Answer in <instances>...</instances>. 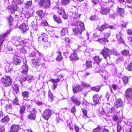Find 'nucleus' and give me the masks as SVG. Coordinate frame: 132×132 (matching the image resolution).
Segmentation results:
<instances>
[{
    "label": "nucleus",
    "instance_id": "22",
    "mask_svg": "<svg viewBox=\"0 0 132 132\" xmlns=\"http://www.w3.org/2000/svg\"><path fill=\"white\" fill-rule=\"evenodd\" d=\"M6 104L5 105V107L6 110L7 111H10L12 109V105L9 104L8 102H6Z\"/></svg>",
    "mask_w": 132,
    "mask_h": 132
},
{
    "label": "nucleus",
    "instance_id": "60",
    "mask_svg": "<svg viewBox=\"0 0 132 132\" xmlns=\"http://www.w3.org/2000/svg\"><path fill=\"white\" fill-rule=\"evenodd\" d=\"M30 57H37L36 56V53L35 52H32L31 54L30 55Z\"/></svg>",
    "mask_w": 132,
    "mask_h": 132
},
{
    "label": "nucleus",
    "instance_id": "42",
    "mask_svg": "<svg viewBox=\"0 0 132 132\" xmlns=\"http://www.w3.org/2000/svg\"><path fill=\"white\" fill-rule=\"evenodd\" d=\"M111 34V32L110 31L105 33L104 35V38L107 39L109 37Z\"/></svg>",
    "mask_w": 132,
    "mask_h": 132
},
{
    "label": "nucleus",
    "instance_id": "49",
    "mask_svg": "<svg viewBox=\"0 0 132 132\" xmlns=\"http://www.w3.org/2000/svg\"><path fill=\"white\" fill-rule=\"evenodd\" d=\"M127 69L129 71H132V62L128 65Z\"/></svg>",
    "mask_w": 132,
    "mask_h": 132
},
{
    "label": "nucleus",
    "instance_id": "6",
    "mask_svg": "<svg viewBox=\"0 0 132 132\" xmlns=\"http://www.w3.org/2000/svg\"><path fill=\"white\" fill-rule=\"evenodd\" d=\"M125 95L127 100L132 99V88H129L126 89Z\"/></svg>",
    "mask_w": 132,
    "mask_h": 132
},
{
    "label": "nucleus",
    "instance_id": "3",
    "mask_svg": "<svg viewBox=\"0 0 132 132\" xmlns=\"http://www.w3.org/2000/svg\"><path fill=\"white\" fill-rule=\"evenodd\" d=\"M39 4L41 6L45 8L49 7L50 5V2L49 0H40Z\"/></svg>",
    "mask_w": 132,
    "mask_h": 132
},
{
    "label": "nucleus",
    "instance_id": "52",
    "mask_svg": "<svg viewBox=\"0 0 132 132\" xmlns=\"http://www.w3.org/2000/svg\"><path fill=\"white\" fill-rule=\"evenodd\" d=\"M115 110V108L114 107H112V108L109 109L108 110V113H111L113 112Z\"/></svg>",
    "mask_w": 132,
    "mask_h": 132
},
{
    "label": "nucleus",
    "instance_id": "56",
    "mask_svg": "<svg viewBox=\"0 0 132 132\" xmlns=\"http://www.w3.org/2000/svg\"><path fill=\"white\" fill-rule=\"evenodd\" d=\"M93 59L96 63L98 64L100 62L101 60V59L100 58H93Z\"/></svg>",
    "mask_w": 132,
    "mask_h": 132
},
{
    "label": "nucleus",
    "instance_id": "20",
    "mask_svg": "<svg viewBox=\"0 0 132 132\" xmlns=\"http://www.w3.org/2000/svg\"><path fill=\"white\" fill-rule=\"evenodd\" d=\"M110 11L109 9L103 8L100 10V12L102 15H106L107 13Z\"/></svg>",
    "mask_w": 132,
    "mask_h": 132
},
{
    "label": "nucleus",
    "instance_id": "35",
    "mask_svg": "<svg viewBox=\"0 0 132 132\" xmlns=\"http://www.w3.org/2000/svg\"><path fill=\"white\" fill-rule=\"evenodd\" d=\"M53 18L54 20L58 23H60L61 22V21L60 18L56 15L54 16Z\"/></svg>",
    "mask_w": 132,
    "mask_h": 132
},
{
    "label": "nucleus",
    "instance_id": "7",
    "mask_svg": "<svg viewBox=\"0 0 132 132\" xmlns=\"http://www.w3.org/2000/svg\"><path fill=\"white\" fill-rule=\"evenodd\" d=\"M80 15L76 12L73 13L71 18L72 23L73 22L76 21L77 19L80 18Z\"/></svg>",
    "mask_w": 132,
    "mask_h": 132
},
{
    "label": "nucleus",
    "instance_id": "30",
    "mask_svg": "<svg viewBox=\"0 0 132 132\" xmlns=\"http://www.w3.org/2000/svg\"><path fill=\"white\" fill-rule=\"evenodd\" d=\"M98 41L101 43L103 44L105 42H108V40L104 38L100 39H98Z\"/></svg>",
    "mask_w": 132,
    "mask_h": 132
},
{
    "label": "nucleus",
    "instance_id": "48",
    "mask_svg": "<svg viewBox=\"0 0 132 132\" xmlns=\"http://www.w3.org/2000/svg\"><path fill=\"white\" fill-rule=\"evenodd\" d=\"M81 85L84 87L86 88L90 86V85L89 84L84 82H82Z\"/></svg>",
    "mask_w": 132,
    "mask_h": 132
},
{
    "label": "nucleus",
    "instance_id": "15",
    "mask_svg": "<svg viewBox=\"0 0 132 132\" xmlns=\"http://www.w3.org/2000/svg\"><path fill=\"white\" fill-rule=\"evenodd\" d=\"M71 99L76 106H79L80 104V101L78 100L77 99L75 98L74 96L72 97Z\"/></svg>",
    "mask_w": 132,
    "mask_h": 132
},
{
    "label": "nucleus",
    "instance_id": "24",
    "mask_svg": "<svg viewBox=\"0 0 132 132\" xmlns=\"http://www.w3.org/2000/svg\"><path fill=\"white\" fill-rule=\"evenodd\" d=\"M93 100L95 103L97 104L99 102V100H100V98L98 95H95L93 96Z\"/></svg>",
    "mask_w": 132,
    "mask_h": 132
},
{
    "label": "nucleus",
    "instance_id": "43",
    "mask_svg": "<svg viewBox=\"0 0 132 132\" xmlns=\"http://www.w3.org/2000/svg\"><path fill=\"white\" fill-rule=\"evenodd\" d=\"M25 106H24L20 107V113L21 114H22L24 113L25 110Z\"/></svg>",
    "mask_w": 132,
    "mask_h": 132
},
{
    "label": "nucleus",
    "instance_id": "53",
    "mask_svg": "<svg viewBox=\"0 0 132 132\" xmlns=\"http://www.w3.org/2000/svg\"><path fill=\"white\" fill-rule=\"evenodd\" d=\"M117 132H120L121 129V127L119 123H118L117 124Z\"/></svg>",
    "mask_w": 132,
    "mask_h": 132
},
{
    "label": "nucleus",
    "instance_id": "9",
    "mask_svg": "<svg viewBox=\"0 0 132 132\" xmlns=\"http://www.w3.org/2000/svg\"><path fill=\"white\" fill-rule=\"evenodd\" d=\"M85 29L84 27L80 28L78 27V28H76L73 29V31L75 34L77 35H80L81 34L82 32V31Z\"/></svg>",
    "mask_w": 132,
    "mask_h": 132
},
{
    "label": "nucleus",
    "instance_id": "16",
    "mask_svg": "<svg viewBox=\"0 0 132 132\" xmlns=\"http://www.w3.org/2000/svg\"><path fill=\"white\" fill-rule=\"evenodd\" d=\"M32 61L33 64L35 67H37L40 64L39 62V60L38 58L34 59L32 60Z\"/></svg>",
    "mask_w": 132,
    "mask_h": 132
},
{
    "label": "nucleus",
    "instance_id": "18",
    "mask_svg": "<svg viewBox=\"0 0 132 132\" xmlns=\"http://www.w3.org/2000/svg\"><path fill=\"white\" fill-rule=\"evenodd\" d=\"M82 89L81 86L79 85H78L76 87L73 88V91L74 93H77Z\"/></svg>",
    "mask_w": 132,
    "mask_h": 132
},
{
    "label": "nucleus",
    "instance_id": "26",
    "mask_svg": "<svg viewBox=\"0 0 132 132\" xmlns=\"http://www.w3.org/2000/svg\"><path fill=\"white\" fill-rule=\"evenodd\" d=\"M37 13L38 16L41 18L43 17L45 15V12L42 10H39L37 12Z\"/></svg>",
    "mask_w": 132,
    "mask_h": 132
},
{
    "label": "nucleus",
    "instance_id": "55",
    "mask_svg": "<svg viewBox=\"0 0 132 132\" xmlns=\"http://www.w3.org/2000/svg\"><path fill=\"white\" fill-rule=\"evenodd\" d=\"M56 123H57L62 121V120L60 118L59 116H57L56 117Z\"/></svg>",
    "mask_w": 132,
    "mask_h": 132
},
{
    "label": "nucleus",
    "instance_id": "45",
    "mask_svg": "<svg viewBox=\"0 0 132 132\" xmlns=\"http://www.w3.org/2000/svg\"><path fill=\"white\" fill-rule=\"evenodd\" d=\"M129 53V51L126 50H122L121 52V54L124 55H127Z\"/></svg>",
    "mask_w": 132,
    "mask_h": 132
},
{
    "label": "nucleus",
    "instance_id": "4",
    "mask_svg": "<svg viewBox=\"0 0 132 132\" xmlns=\"http://www.w3.org/2000/svg\"><path fill=\"white\" fill-rule=\"evenodd\" d=\"M52 115L51 111L50 109H47L45 110L43 114L42 117L43 118L46 120H48Z\"/></svg>",
    "mask_w": 132,
    "mask_h": 132
},
{
    "label": "nucleus",
    "instance_id": "31",
    "mask_svg": "<svg viewBox=\"0 0 132 132\" xmlns=\"http://www.w3.org/2000/svg\"><path fill=\"white\" fill-rule=\"evenodd\" d=\"M27 79L26 80H27L29 82H31V81L33 80L34 78L31 75H29L27 76H27L26 77Z\"/></svg>",
    "mask_w": 132,
    "mask_h": 132
},
{
    "label": "nucleus",
    "instance_id": "12",
    "mask_svg": "<svg viewBox=\"0 0 132 132\" xmlns=\"http://www.w3.org/2000/svg\"><path fill=\"white\" fill-rule=\"evenodd\" d=\"M19 28L23 33L28 30V27L27 25L25 23H22L19 26Z\"/></svg>",
    "mask_w": 132,
    "mask_h": 132
},
{
    "label": "nucleus",
    "instance_id": "50",
    "mask_svg": "<svg viewBox=\"0 0 132 132\" xmlns=\"http://www.w3.org/2000/svg\"><path fill=\"white\" fill-rule=\"evenodd\" d=\"M103 74H101L102 76L103 77H104L105 79H106L108 75L107 72L105 71H103Z\"/></svg>",
    "mask_w": 132,
    "mask_h": 132
},
{
    "label": "nucleus",
    "instance_id": "11",
    "mask_svg": "<svg viewBox=\"0 0 132 132\" xmlns=\"http://www.w3.org/2000/svg\"><path fill=\"white\" fill-rule=\"evenodd\" d=\"M71 24L72 25L76 26H79L80 27V28L84 27L83 23L79 20H77L76 22H72V23Z\"/></svg>",
    "mask_w": 132,
    "mask_h": 132
},
{
    "label": "nucleus",
    "instance_id": "2",
    "mask_svg": "<svg viewBox=\"0 0 132 132\" xmlns=\"http://www.w3.org/2000/svg\"><path fill=\"white\" fill-rule=\"evenodd\" d=\"M2 80L4 85L5 86H8L11 84V79L9 76H5L2 78Z\"/></svg>",
    "mask_w": 132,
    "mask_h": 132
},
{
    "label": "nucleus",
    "instance_id": "36",
    "mask_svg": "<svg viewBox=\"0 0 132 132\" xmlns=\"http://www.w3.org/2000/svg\"><path fill=\"white\" fill-rule=\"evenodd\" d=\"M8 9L10 10V11L11 13H13L16 10V7H12L11 6H9Z\"/></svg>",
    "mask_w": 132,
    "mask_h": 132
},
{
    "label": "nucleus",
    "instance_id": "1",
    "mask_svg": "<svg viewBox=\"0 0 132 132\" xmlns=\"http://www.w3.org/2000/svg\"><path fill=\"white\" fill-rule=\"evenodd\" d=\"M22 70L21 72L22 74L21 75V78L19 80V81L21 84H22L23 82L27 80L26 77L27 76V73L28 71V66L25 64L23 65L22 67Z\"/></svg>",
    "mask_w": 132,
    "mask_h": 132
},
{
    "label": "nucleus",
    "instance_id": "59",
    "mask_svg": "<svg viewBox=\"0 0 132 132\" xmlns=\"http://www.w3.org/2000/svg\"><path fill=\"white\" fill-rule=\"evenodd\" d=\"M127 34L129 35H132V29H128L126 31Z\"/></svg>",
    "mask_w": 132,
    "mask_h": 132
},
{
    "label": "nucleus",
    "instance_id": "32",
    "mask_svg": "<svg viewBox=\"0 0 132 132\" xmlns=\"http://www.w3.org/2000/svg\"><path fill=\"white\" fill-rule=\"evenodd\" d=\"M9 120V118L8 116H6L3 118L1 120L2 122H8Z\"/></svg>",
    "mask_w": 132,
    "mask_h": 132
},
{
    "label": "nucleus",
    "instance_id": "57",
    "mask_svg": "<svg viewBox=\"0 0 132 132\" xmlns=\"http://www.w3.org/2000/svg\"><path fill=\"white\" fill-rule=\"evenodd\" d=\"M57 58H62L61 53L60 51H58L56 53Z\"/></svg>",
    "mask_w": 132,
    "mask_h": 132
},
{
    "label": "nucleus",
    "instance_id": "51",
    "mask_svg": "<svg viewBox=\"0 0 132 132\" xmlns=\"http://www.w3.org/2000/svg\"><path fill=\"white\" fill-rule=\"evenodd\" d=\"M13 103L14 104L16 105L19 104V101L17 97H15V99L14 100Z\"/></svg>",
    "mask_w": 132,
    "mask_h": 132
},
{
    "label": "nucleus",
    "instance_id": "41",
    "mask_svg": "<svg viewBox=\"0 0 132 132\" xmlns=\"http://www.w3.org/2000/svg\"><path fill=\"white\" fill-rule=\"evenodd\" d=\"M129 79V78L126 76H125L123 78V82L125 84L128 82Z\"/></svg>",
    "mask_w": 132,
    "mask_h": 132
},
{
    "label": "nucleus",
    "instance_id": "44",
    "mask_svg": "<svg viewBox=\"0 0 132 132\" xmlns=\"http://www.w3.org/2000/svg\"><path fill=\"white\" fill-rule=\"evenodd\" d=\"M105 2L106 3L110 4V5L112 6L114 2V0H105Z\"/></svg>",
    "mask_w": 132,
    "mask_h": 132
},
{
    "label": "nucleus",
    "instance_id": "34",
    "mask_svg": "<svg viewBox=\"0 0 132 132\" xmlns=\"http://www.w3.org/2000/svg\"><path fill=\"white\" fill-rule=\"evenodd\" d=\"M100 89V86H96L95 87H93L91 88L92 90L96 92H98Z\"/></svg>",
    "mask_w": 132,
    "mask_h": 132
},
{
    "label": "nucleus",
    "instance_id": "64",
    "mask_svg": "<svg viewBox=\"0 0 132 132\" xmlns=\"http://www.w3.org/2000/svg\"><path fill=\"white\" fill-rule=\"evenodd\" d=\"M82 104L84 106H87L88 104V103L85 100H84L83 101Z\"/></svg>",
    "mask_w": 132,
    "mask_h": 132
},
{
    "label": "nucleus",
    "instance_id": "54",
    "mask_svg": "<svg viewBox=\"0 0 132 132\" xmlns=\"http://www.w3.org/2000/svg\"><path fill=\"white\" fill-rule=\"evenodd\" d=\"M112 118L115 121H117L119 119L118 116L115 115H114L112 116Z\"/></svg>",
    "mask_w": 132,
    "mask_h": 132
},
{
    "label": "nucleus",
    "instance_id": "5",
    "mask_svg": "<svg viewBox=\"0 0 132 132\" xmlns=\"http://www.w3.org/2000/svg\"><path fill=\"white\" fill-rule=\"evenodd\" d=\"M101 53L104 58H106L108 56H109L111 52L108 48L104 47Z\"/></svg>",
    "mask_w": 132,
    "mask_h": 132
},
{
    "label": "nucleus",
    "instance_id": "25",
    "mask_svg": "<svg viewBox=\"0 0 132 132\" xmlns=\"http://www.w3.org/2000/svg\"><path fill=\"white\" fill-rule=\"evenodd\" d=\"M13 63L15 65L19 64L21 62V60L18 58H13Z\"/></svg>",
    "mask_w": 132,
    "mask_h": 132
},
{
    "label": "nucleus",
    "instance_id": "23",
    "mask_svg": "<svg viewBox=\"0 0 132 132\" xmlns=\"http://www.w3.org/2000/svg\"><path fill=\"white\" fill-rule=\"evenodd\" d=\"M22 95L24 100H26L29 96V93L28 91H24L22 92Z\"/></svg>",
    "mask_w": 132,
    "mask_h": 132
},
{
    "label": "nucleus",
    "instance_id": "28",
    "mask_svg": "<svg viewBox=\"0 0 132 132\" xmlns=\"http://www.w3.org/2000/svg\"><path fill=\"white\" fill-rule=\"evenodd\" d=\"M68 32V29L67 28H63L61 30V35L63 36L67 34Z\"/></svg>",
    "mask_w": 132,
    "mask_h": 132
},
{
    "label": "nucleus",
    "instance_id": "37",
    "mask_svg": "<svg viewBox=\"0 0 132 132\" xmlns=\"http://www.w3.org/2000/svg\"><path fill=\"white\" fill-rule=\"evenodd\" d=\"M32 4V1H27L26 3L25 4V7L26 8H28L29 7H30Z\"/></svg>",
    "mask_w": 132,
    "mask_h": 132
},
{
    "label": "nucleus",
    "instance_id": "29",
    "mask_svg": "<svg viewBox=\"0 0 132 132\" xmlns=\"http://www.w3.org/2000/svg\"><path fill=\"white\" fill-rule=\"evenodd\" d=\"M36 118V114L34 113H31L28 115V118L30 119L35 120Z\"/></svg>",
    "mask_w": 132,
    "mask_h": 132
},
{
    "label": "nucleus",
    "instance_id": "58",
    "mask_svg": "<svg viewBox=\"0 0 132 132\" xmlns=\"http://www.w3.org/2000/svg\"><path fill=\"white\" fill-rule=\"evenodd\" d=\"M127 39L130 45H132V37H128Z\"/></svg>",
    "mask_w": 132,
    "mask_h": 132
},
{
    "label": "nucleus",
    "instance_id": "61",
    "mask_svg": "<svg viewBox=\"0 0 132 132\" xmlns=\"http://www.w3.org/2000/svg\"><path fill=\"white\" fill-rule=\"evenodd\" d=\"M77 55L75 52H74L72 54L70 58H77Z\"/></svg>",
    "mask_w": 132,
    "mask_h": 132
},
{
    "label": "nucleus",
    "instance_id": "8",
    "mask_svg": "<svg viewBox=\"0 0 132 132\" xmlns=\"http://www.w3.org/2000/svg\"><path fill=\"white\" fill-rule=\"evenodd\" d=\"M123 34L120 31L118 34L116 35V38H117L118 41L123 43H124V41L123 39Z\"/></svg>",
    "mask_w": 132,
    "mask_h": 132
},
{
    "label": "nucleus",
    "instance_id": "13",
    "mask_svg": "<svg viewBox=\"0 0 132 132\" xmlns=\"http://www.w3.org/2000/svg\"><path fill=\"white\" fill-rule=\"evenodd\" d=\"M117 15L121 16L124 13V9L118 6L117 10Z\"/></svg>",
    "mask_w": 132,
    "mask_h": 132
},
{
    "label": "nucleus",
    "instance_id": "10",
    "mask_svg": "<svg viewBox=\"0 0 132 132\" xmlns=\"http://www.w3.org/2000/svg\"><path fill=\"white\" fill-rule=\"evenodd\" d=\"M10 32L9 31H8L6 33L0 35V47L4 40V38Z\"/></svg>",
    "mask_w": 132,
    "mask_h": 132
},
{
    "label": "nucleus",
    "instance_id": "17",
    "mask_svg": "<svg viewBox=\"0 0 132 132\" xmlns=\"http://www.w3.org/2000/svg\"><path fill=\"white\" fill-rule=\"evenodd\" d=\"M19 127L18 125H13L11 128L10 132H16L19 130Z\"/></svg>",
    "mask_w": 132,
    "mask_h": 132
},
{
    "label": "nucleus",
    "instance_id": "63",
    "mask_svg": "<svg viewBox=\"0 0 132 132\" xmlns=\"http://www.w3.org/2000/svg\"><path fill=\"white\" fill-rule=\"evenodd\" d=\"M76 111V109L75 106H73L71 109V112L73 113H75Z\"/></svg>",
    "mask_w": 132,
    "mask_h": 132
},
{
    "label": "nucleus",
    "instance_id": "19",
    "mask_svg": "<svg viewBox=\"0 0 132 132\" xmlns=\"http://www.w3.org/2000/svg\"><path fill=\"white\" fill-rule=\"evenodd\" d=\"M123 104V102L120 98H119L117 100L116 103V106L117 108H119L122 106Z\"/></svg>",
    "mask_w": 132,
    "mask_h": 132
},
{
    "label": "nucleus",
    "instance_id": "39",
    "mask_svg": "<svg viewBox=\"0 0 132 132\" xmlns=\"http://www.w3.org/2000/svg\"><path fill=\"white\" fill-rule=\"evenodd\" d=\"M108 26L106 24H104L100 26L99 30L100 31H102L104 29L108 28Z\"/></svg>",
    "mask_w": 132,
    "mask_h": 132
},
{
    "label": "nucleus",
    "instance_id": "47",
    "mask_svg": "<svg viewBox=\"0 0 132 132\" xmlns=\"http://www.w3.org/2000/svg\"><path fill=\"white\" fill-rule=\"evenodd\" d=\"M60 80V79L59 78H58L57 79H52L51 80V82L54 83H57L59 82Z\"/></svg>",
    "mask_w": 132,
    "mask_h": 132
},
{
    "label": "nucleus",
    "instance_id": "40",
    "mask_svg": "<svg viewBox=\"0 0 132 132\" xmlns=\"http://www.w3.org/2000/svg\"><path fill=\"white\" fill-rule=\"evenodd\" d=\"M13 88L15 91L16 92V94H17L19 91L18 85L17 84L15 85L14 86Z\"/></svg>",
    "mask_w": 132,
    "mask_h": 132
},
{
    "label": "nucleus",
    "instance_id": "38",
    "mask_svg": "<svg viewBox=\"0 0 132 132\" xmlns=\"http://www.w3.org/2000/svg\"><path fill=\"white\" fill-rule=\"evenodd\" d=\"M102 130V128L99 126H98L96 128L93 130V132H100Z\"/></svg>",
    "mask_w": 132,
    "mask_h": 132
},
{
    "label": "nucleus",
    "instance_id": "27",
    "mask_svg": "<svg viewBox=\"0 0 132 132\" xmlns=\"http://www.w3.org/2000/svg\"><path fill=\"white\" fill-rule=\"evenodd\" d=\"M45 43V44L44 45V47L45 49L51 47V43L50 42L47 40V41Z\"/></svg>",
    "mask_w": 132,
    "mask_h": 132
},
{
    "label": "nucleus",
    "instance_id": "46",
    "mask_svg": "<svg viewBox=\"0 0 132 132\" xmlns=\"http://www.w3.org/2000/svg\"><path fill=\"white\" fill-rule=\"evenodd\" d=\"M86 67L88 68L91 67L92 66L91 62L90 61H87L86 62Z\"/></svg>",
    "mask_w": 132,
    "mask_h": 132
},
{
    "label": "nucleus",
    "instance_id": "21",
    "mask_svg": "<svg viewBox=\"0 0 132 132\" xmlns=\"http://www.w3.org/2000/svg\"><path fill=\"white\" fill-rule=\"evenodd\" d=\"M48 96L49 101L50 102H52L54 100V97L50 89H49V90L48 92Z\"/></svg>",
    "mask_w": 132,
    "mask_h": 132
},
{
    "label": "nucleus",
    "instance_id": "62",
    "mask_svg": "<svg viewBox=\"0 0 132 132\" xmlns=\"http://www.w3.org/2000/svg\"><path fill=\"white\" fill-rule=\"evenodd\" d=\"M108 28L111 29H116V25L112 26L109 25L108 26Z\"/></svg>",
    "mask_w": 132,
    "mask_h": 132
},
{
    "label": "nucleus",
    "instance_id": "14",
    "mask_svg": "<svg viewBox=\"0 0 132 132\" xmlns=\"http://www.w3.org/2000/svg\"><path fill=\"white\" fill-rule=\"evenodd\" d=\"M39 38L45 42H46L47 41L48 36L46 34L44 33L41 35V36L39 37Z\"/></svg>",
    "mask_w": 132,
    "mask_h": 132
},
{
    "label": "nucleus",
    "instance_id": "33",
    "mask_svg": "<svg viewBox=\"0 0 132 132\" xmlns=\"http://www.w3.org/2000/svg\"><path fill=\"white\" fill-rule=\"evenodd\" d=\"M70 3V0H61V3L63 5L68 4Z\"/></svg>",
    "mask_w": 132,
    "mask_h": 132
}]
</instances>
